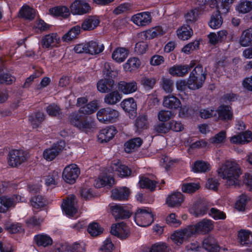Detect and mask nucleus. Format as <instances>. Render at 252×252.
I'll list each match as a JSON object with an SVG mask.
<instances>
[{
	"label": "nucleus",
	"instance_id": "nucleus-45",
	"mask_svg": "<svg viewBox=\"0 0 252 252\" xmlns=\"http://www.w3.org/2000/svg\"><path fill=\"white\" fill-rule=\"evenodd\" d=\"M122 95L117 91H115L106 94L104 100L108 105H114L120 101Z\"/></svg>",
	"mask_w": 252,
	"mask_h": 252
},
{
	"label": "nucleus",
	"instance_id": "nucleus-11",
	"mask_svg": "<svg viewBox=\"0 0 252 252\" xmlns=\"http://www.w3.org/2000/svg\"><path fill=\"white\" fill-rule=\"evenodd\" d=\"M62 208L63 212L68 217H72L75 215L78 211L75 196L73 195L68 196L62 203Z\"/></svg>",
	"mask_w": 252,
	"mask_h": 252
},
{
	"label": "nucleus",
	"instance_id": "nucleus-56",
	"mask_svg": "<svg viewBox=\"0 0 252 252\" xmlns=\"http://www.w3.org/2000/svg\"><path fill=\"white\" fill-rule=\"evenodd\" d=\"M44 220L43 217L33 216L27 219L26 223L30 227H39Z\"/></svg>",
	"mask_w": 252,
	"mask_h": 252
},
{
	"label": "nucleus",
	"instance_id": "nucleus-6",
	"mask_svg": "<svg viewBox=\"0 0 252 252\" xmlns=\"http://www.w3.org/2000/svg\"><path fill=\"white\" fill-rule=\"evenodd\" d=\"M103 72V75L109 78L112 79L114 76L113 71L111 69L108 63H105ZM114 83V82L112 79L106 78L101 79L97 83V90L102 93H107L112 88Z\"/></svg>",
	"mask_w": 252,
	"mask_h": 252
},
{
	"label": "nucleus",
	"instance_id": "nucleus-37",
	"mask_svg": "<svg viewBox=\"0 0 252 252\" xmlns=\"http://www.w3.org/2000/svg\"><path fill=\"white\" fill-rule=\"evenodd\" d=\"M50 14L54 17L66 18L70 15L69 9L64 6H58L49 9Z\"/></svg>",
	"mask_w": 252,
	"mask_h": 252
},
{
	"label": "nucleus",
	"instance_id": "nucleus-40",
	"mask_svg": "<svg viewBox=\"0 0 252 252\" xmlns=\"http://www.w3.org/2000/svg\"><path fill=\"white\" fill-rule=\"evenodd\" d=\"M192 34V30L188 25H184L177 31L178 37L183 40L189 39Z\"/></svg>",
	"mask_w": 252,
	"mask_h": 252
},
{
	"label": "nucleus",
	"instance_id": "nucleus-36",
	"mask_svg": "<svg viewBox=\"0 0 252 252\" xmlns=\"http://www.w3.org/2000/svg\"><path fill=\"white\" fill-rule=\"evenodd\" d=\"M239 42L243 47H247L252 44V27L242 32Z\"/></svg>",
	"mask_w": 252,
	"mask_h": 252
},
{
	"label": "nucleus",
	"instance_id": "nucleus-13",
	"mask_svg": "<svg viewBox=\"0 0 252 252\" xmlns=\"http://www.w3.org/2000/svg\"><path fill=\"white\" fill-rule=\"evenodd\" d=\"M70 8L74 15H83L91 10L90 4L86 0H75L70 5Z\"/></svg>",
	"mask_w": 252,
	"mask_h": 252
},
{
	"label": "nucleus",
	"instance_id": "nucleus-60",
	"mask_svg": "<svg viewBox=\"0 0 252 252\" xmlns=\"http://www.w3.org/2000/svg\"><path fill=\"white\" fill-rule=\"evenodd\" d=\"M252 9V2L250 1H241L237 6V10L240 13H246Z\"/></svg>",
	"mask_w": 252,
	"mask_h": 252
},
{
	"label": "nucleus",
	"instance_id": "nucleus-28",
	"mask_svg": "<svg viewBox=\"0 0 252 252\" xmlns=\"http://www.w3.org/2000/svg\"><path fill=\"white\" fill-rule=\"evenodd\" d=\"M129 194V189L125 187H121L112 190L111 197L116 200L125 201L128 199Z\"/></svg>",
	"mask_w": 252,
	"mask_h": 252
},
{
	"label": "nucleus",
	"instance_id": "nucleus-35",
	"mask_svg": "<svg viewBox=\"0 0 252 252\" xmlns=\"http://www.w3.org/2000/svg\"><path fill=\"white\" fill-rule=\"evenodd\" d=\"M34 240L36 245L38 246L47 247L53 244L52 238L45 233H41L35 235Z\"/></svg>",
	"mask_w": 252,
	"mask_h": 252
},
{
	"label": "nucleus",
	"instance_id": "nucleus-48",
	"mask_svg": "<svg viewBox=\"0 0 252 252\" xmlns=\"http://www.w3.org/2000/svg\"><path fill=\"white\" fill-rule=\"evenodd\" d=\"M5 229L9 233L15 234L23 232L22 225L19 223H13L7 221L5 223Z\"/></svg>",
	"mask_w": 252,
	"mask_h": 252
},
{
	"label": "nucleus",
	"instance_id": "nucleus-38",
	"mask_svg": "<svg viewBox=\"0 0 252 252\" xmlns=\"http://www.w3.org/2000/svg\"><path fill=\"white\" fill-rule=\"evenodd\" d=\"M215 111L218 114V118L221 120L230 119L232 117L231 108L229 105H220Z\"/></svg>",
	"mask_w": 252,
	"mask_h": 252
},
{
	"label": "nucleus",
	"instance_id": "nucleus-58",
	"mask_svg": "<svg viewBox=\"0 0 252 252\" xmlns=\"http://www.w3.org/2000/svg\"><path fill=\"white\" fill-rule=\"evenodd\" d=\"M193 77H197L203 79H206V71L203 69L201 65H196L190 72L189 75Z\"/></svg>",
	"mask_w": 252,
	"mask_h": 252
},
{
	"label": "nucleus",
	"instance_id": "nucleus-43",
	"mask_svg": "<svg viewBox=\"0 0 252 252\" xmlns=\"http://www.w3.org/2000/svg\"><path fill=\"white\" fill-rule=\"evenodd\" d=\"M142 143L140 138H133L126 142L125 144V150L126 153H131L135 149L139 148Z\"/></svg>",
	"mask_w": 252,
	"mask_h": 252
},
{
	"label": "nucleus",
	"instance_id": "nucleus-49",
	"mask_svg": "<svg viewBox=\"0 0 252 252\" xmlns=\"http://www.w3.org/2000/svg\"><path fill=\"white\" fill-rule=\"evenodd\" d=\"M210 165L203 161H197L192 165V170L195 173L205 172L210 169Z\"/></svg>",
	"mask_w": 252,
	"mask_h": 252
},
{
	"label": "nucleus",
	"instance_id": "nucleus-1",
	"mask_svg": "<svg viewBox=\"0 0 252 252\" xmlns=\"http://www.w3.org/2000/svg\"><path fill=\"white\" fill-rule=\"evenodd\" d=\"M217 172L220 178L226 180L227 186L239 185V178L242 172L240 165L235 161L226 160L218 168Z\"/></svg>",
	"mask_w": 252,
	"mask_h": 252
},
{
	"label": "nucleus",
	"instance_id": "nucleus-41",
	"mask_svg": "<svg viewBox=\"0 0 252 252\" xmlns=\"http://www.w3.org/2000/svg\"><path fill=\"white\" fill-rule=\"evenodd\" d=\"M203 79L197 77L189 76L188 79V88L190 90H195L201 88L205 82Z\"/></svg>",
	"mask_w": 252,
	"mask_h": 252
},
{
	"label": "nucleus",
	"instance_id": "nucleus-47",
	"mask_svg": "<svg viewBox=\"0 0 252 252\" xmlns=\"http://www.w3.org/2000/svg\"><path fill=\"white\" fill-rule=\"evenodd\" d=\"M44 119V115L43 113L38 112L30 116L29 121L33 128H37L39 127Z\"/></svg>",
	"mask_w": 252,
	"mask_h": 252
},
{
	"label": "nucleus",
	"instance_id": "nucleus-19",
	"mask_svg": "<svg viewBox=\"0 0 252 252\" xmlns=\"http://www.w3.org/2000/svg\"><path fill=\"white\" fill-rule=\"evenodd\" d=\"M208 208L206 205L198 199L190 204L189 212L196 217H202L207 214Z\"/></svg>",
	"mask_w": 252,
	"mask_h": 252
},
{
	"label": "nucleus",
	"instance_id": "nucleus-26",
	"mask_svg": "<svg viewBox=\"0 0 252 252\" xmlns=\"http://www.w3.org/2000/svg\"><path fill=\"white\" fill-rule=\"evenodd\" d=\"M120 91L125 94H128L135 92L137 90V84L134 81L130 82L120 81L118 85Z\"/></svg>",
	"mask_w": 252,
	"mask_h": 252
},
{
	"label": "nucleus",
	"instance_id": "nucleus-17",
	"mask_svg": "<svg viewBox=\"0 0 252 252\" xmlns=\"http://www.w3.org/2000/svg\"><path fill=\"white\" fill-rule=\"evenodd\" d=\"M166 30L161 26H156L141 32L139 35L143 39H152L164 35Z\"/></svg>",
	"mask_w": 252,
	"mask_h": 252
},
{
	"label": "nucleus",
	"instance_id": "nucleus-5",
	"mask_svg": "<svg viewBox=\"0 0 252 252\" xmlns=\"http://www.w3.org/2000/svg\"><path fill=\"white\" fill-rule=\"evenodd\" d=\"M194 237V235L190 225H188L186 227L175 231L171 234L170 239L174 244L179 246L185 242L189 241L191 238Z\"/></svg>",
	"mask_w": 252,
	"mask_h": 252
},
{
	"label": "nucleus",
	"instance_id": "nucleus-23",
	"mask_svg": "<svg viewBox=\"0 0 252 252\" xmlns=\"http://www.w3.org/2000/svg\"><path fill=\"white\" fill-rule=\"evenodd\" d=\"M252 141V133L250 131L240 133L230 138V142L234 144H245Z\"/></svg>",
	"mask_w": 252,
	"mask_h": 252
},
{
	"label": "nucleus",
	"instance_id": "nucleus-46",
	"mask_svg": "<svg viewBox=\"0 0 252 252\" xmlns=\"http://www.w3.org/2000/svg\"><path fill=\"white\" fill-rule=\"evenodd\" d=\"M98 107L97 101L94 100L81 106L79 109V112L85 115H90L94 112Z\"/></svg>",
	"mask_w": 252,
	"mask_h": 252
},
{
	"label": "nucleus",
	"instance_id": "nucleus-15",
	"mask_svg": "<svg viewBox=\"0 0 252 252\" xmlns=\"http://www.w3.org/2000/svg\"><path fill=\"white\" fill-rule=\"evenodd\" d=\"M195 65L194 61H192L189 65H174L168 69V73L173 76L184 77Z\"/></svg>",
	"mask_w": 252,
	"mask_h": 252
},
{
	"label": "nucleus",
	"instance_id": "nucleus-63",
	"mask_svg": "<svg viewBox=\"0 0 252 252\" xmlns=\"http://www.w3.org/2000/svg\"><path fill=\"white\" fill-rule=\"evenodd\" d=\"M135 126L137 128V130H140L146 128L148 127L147 118L145 116H142L138 117L136 119Z\"/></svg>",
	"mask_w": 252,
	"mask_h": 252
},
{
	"label": "nucleus",
	"instance_id": "nucleus-62",
	"mask_svg": "<svg viewBox=\"0 0 252 252\" xmlns=\"http://www.w3.org/2000/svg\"><path fill=\"white\" fill-rule=\"evenodd\" d=\"M114 246L109 238H107L103 242L99 249V252H111Z\"/></svg>",
	"mask_w": 252,
	"mask_h": 252
},
{
	"label": "nucleus",
	"instance_id": "nucleus-10",
	"mask_svg": "<svg viewBox=\"0 0 252 252\" xmlns=\"http://www.w3.org/2000/svg\"><path fill=\"white\" fill-rule=\"evenodd\" d=\"M80 173L77 165L71 164L66 166L63 172V178L67 183L73 184L75 183Z\"/></svg>",
	"mask_w": 252,
	"mask_h": 252
},
{
	"label": "nucleus",
	"instance_id": "nucleus-12",
	"mask_svg": "<svg viewBox=\"0 0 252 252\" xmlns=\"http://www.w3.org/2000/svg\"><path fill=\"white\" fill-rule=\"evenodd\" d=\"M129 206L124 204H116L111 207L112 214L116 220L126 219L131 215Z\"/></svg>",
	"mask_w": 252,
	"mask_h": 252
},
{
	"label": "nucleus",
	"instance_id": "nucleus-3",
	"mask_svg": "<svg viewBox=\"0 0 252 252\" xmlns=\"http://www.w3.org/2000/svg\"><path fill=\"white\" fill-rule=\"evenodd\" d=\"M69 120L72 125L85 132L92 131L95 126L94 121L83 119L77 112L73 113L70 115Z\"/></svg>",
	"mask_w": 252,
	"mask_h": 252
},
{
	"label": "nucleus",
	"instance_id": "nucleus-55",
	"mask_svg": "<svg viewBox=\"0 0 252 252\" xmlns=\"http://www.w3.org/2000/svg\"><path fill=\"white\" fill-rule=\"evenodd\" d=\"M32 206L35 209H40L46 204V200L41 196L37 195L33 197L31 200Z\"/></svg>",
	"mask_w": 252,
	"mask_h": 252
},
{
	"label": "nucleus",
	"instance_id": "nucleus-32",
	"mask_svg": "<svg viewBox=\"0 0 252 252\" xmlns=\"http://www.w3.org/2000/svg\"><path fill=\"white\" fill-rule=\"evenodd\" d=\"M104 49V46L100 42L93 40L87 42V54L98 55L103 52Z\"/></svg>",
	"mask_w": 252,
	"mask_h": 252
},
{
	"label": "nucleus",
	"instance_id": "nucleus-7",
	"mask_svg": "<svg viewBox=\"0 0 252 252\" xmlns=\"http://www.w3.org/2000/svg\"><path fill=\"white\" fill-rule=\"evenodd\" d=\"M29 158L28 152L22 149H12L8 153V164L17 167L26 162Z\"/></svg>",
	"mask_w": 252,
	"mask_h": 252
},
{
	"label": "nucleus",
	"instance_id": "nucleus-44",
	"mask_svg": "<svg viewBox=\"0 0 252 252\" xmlns=\"http://www.w3.org/2000/svg\"><path fill=\"white\" fill-rule=\"evenodd\" d=\"M218 9H219L218 8ZM220 14H222L221 12H220L218 10L216 13L212 15L209 23V25L211 28L217 29L220 27L223 22Z\"/></svg>",
	"mask_w": 252,
	"mask_h": 252
},
{
	"label": "nucleus",
	"instance_id": "nucleus-22",
	"mask_svg": "<svg viewBox=\"0 0 252 252\" xmlns=\"http://www.w3.org/2000/svg\"><path fill=\"white\" fill-rule=\"evenodd\" d=\"M110 173H114L121 177H126L131 174L130 170L126 165H123L119 161L113 162L111 166Z\"/></svg>",
	"mask_w": 252,
	"mask_h": 252
},
{
	"label": "nucleus",
	"instance_id": "nucleus-4",
	"mask_svg": "<svg viewBox=\"0 0 252 252\" xmlns=\"http://www.w3.org/2000/svg\"><path fill=\"white\" fill-rule=\"evenodd\" d=\"M120 116V113L116 109L107 107L98 110L96 118L101 123L109 124L116 122Z\"/></svg>",
	"mask_w": 252,
	"mask_h": 252
},
{
	"label": "nucleus",
	"instance_id": "nucleus-61",
	"mask_svg": "<svg viewBox=\"0 0 252 252\" xmlns=\"http://www.w3.org/2000/svg\"><path fill=\"white\" fill-rule=\"evenodd\" d=\"M226 138V132L222 130L210 138V142L214 144L223 143Z\"/></svg>",
	"mask_w": 252,
	"mask_h": 252
},
{
	"label": "nucleus",
	"instance_id": "nucleus-21",
	"mask_svg": "<svg viewBox=\"0 0 252 252\" xmlns=\"http://www.w3.org/2000/svg\"><path fill=\"white\" fill-rule=\"evenodd\" d=\"M60 42V37L56 33L46 34L42 37L41 44L43 48H50L57 47Z\"/></svg>",
	"mask_w": 252,
	"mask_h": 252
},
{
	"label": "nucleus",
	"instance_id": "nucleus-51",
	"mask_svg": "<svg viewBox=\"0 0 252 252\" xmlns=\"http://www.w3.org/2000/svg\"><path fill=\"white\" fill-rule=\"evenodd\" d=\"M80 32V27L79 26H76L71 28L67 33H66L62 37V39L64 42L71 41L79 34Z\"/></svg>",
	"mask_w": 252,
	"mask_h": 252
},
{
	"label": "nucleus",
	"instance_id": "nucleus-50",
	"mask_svg": "<svg viewBox=\"0 0 252 252\" xmlns=\"http://www.w3.org/2000/svg\"><path fill=\"white\" fill-rule=\"evenodd\" d=\"M156 184L155 181L145 177H141L138 183L140 188L147 189L151 190L155 189Z\"/></svg>",
	"mask_w": 252,
	"mask_h": 252
},
{
	"label": "nucleus",
	"instance_id": "nucleus-42",
	"mask_svg": "<svg viewBox=\"0 0 252 252\" xmlns=\"http://www.w3.org/2000/svg\"><path fill=\"white\" fill-rule=\"evenodd\" d=\"M114 179L109 176H103L95 180L94 185L96 188H101L105 186H112L114 184Z\"/></svg>",
	"mask_w": 252,
	"mask_h": 252
},
{
	"label": "nucleus",
	"instance_id": "nucleus-14",
	"mask_svg": "<svg viewBox=\"0 0 252 252\" xmlns=\"http://www.w3.org/2000/svg\"><path fill=\"white\" fill-rule=\"evenodd\" d=\"M162 105L164 107L172 110H176L180 108V115H184L183 112L184 108L181 107V101L172 94H169L163 97Z\"/></svg>",
	"mask_w": 252,
	"mask_h": 252
},
{
	"label": "nucleus",
	"instance_id": "nucleus-52",
	"mask_svg": "<svg viewBox=\"0 0 252 252\" xmlns=\"http://www.w3.org/2000/svg\"><path fill=\"white\" fill-rule=\"evenodd\" d=\"M67 252H86L85 244L83 242H76L67 246Z\"/></svg>",
	"mask_w": 252,
	"mask_h": 252
},
{
	"label": "nucleus",
	"instance_id": "nucleus-25",
	"mask_svg": "<svg viewBox=\"0 0 252 252\" xmlns=\"http://www.w3.org/2000/svg\"><path fill=\"white\" fill-rule=\"evenodd\" d=\"M120 105L126 112L131 113V116H129L130 118L135 116L137 104L133 98L130 97L123 100Z\"/></svg>",
	"mask_w": 252,
	"mask_h": 252
},
{
	"label": "nucleus",
	"instance_id": "nucleus-2",
	"mask_svg": "<svg viewBox=\"0 0 252 252\" xmlns=\"http://www.w3.org/2000/svg\"><path fill=\"white\" fill-rule=\"evenodd\" d=\"M154 217L151 209L144 207L137 209L134 214V220L138 226L147 227L153 222Z\"/></svg>",
	"mask_w": 252,
	"mask_h": 252
},
{
	"label": "nucleus",
	"instance_id": "nucleus-39",
	"mask_svg": "<svg viewBox=\"0 0 252 252\" xmlns=\"http://www.w3.org/2000/svg\"><path fill=\"white\" fill-rule=\"evenodd\" d=\"M35 14V10L26 4L24 5L19 12L20 17L30 20L34 18Z\"/></svg>",
	"mask_w": 252,
	"mask_h": 252
},
{
	"label": "nucleus",
	"instance_id": "nucleus-20",
	"mask_svg": "<svg viewBox=\"0 0 252 252\" xmlns=\"http://www.w3.org/2000/svg\"><path fill=\"white\" fill-rule=\"evenodd\" d=\"M131 20L138 27H145L151 23L152 17L149 12H143L133 15Z\"/></svg>",
	"mask_w": 252,
	"mask_h": 252
},
{
	"label": "nucleus",
	"instance_id": "nucleus-9",
	"mask_svg": "<svg viewBox=\"0 0 252 252\" xmlns=\"http://www.w3.org/2000/svg\"><path fill=\"white\" fill-rule=\"evenodd\" d=\"M194 237L198 234H206L212 231L214 227V222L209 219H203L194 225H189Z\"/></svg>",
	"mask_w": 252,
	"mask_h": 252
},
{
	"label": "nucleus",
	"instance_id": "nucleus-27",
	"mask_svg": "<svg viewBox=\"0 0 252 252\" xmlns=\"http://www.w3.org/2000/svg\"><path fill=\"white\" fill-rule=\"evenodd\" d=\"M100 23L99 17L95 15L87 17L81 25L82 29L84 31H91L95 29Z\"/></svg>",
	"mask_w": 252,
	"mask_h": 252
},
{
	"label": "nucleus",
	"instance_id": "nucleus-34",
	"mask_svg": "<svg viewBox=\"0 0 252 252\" xmlns=\"http://www.w3.org/2000/svg\"><path fill=\"white\" fill-rule=\"evenodd\" d=\"M140 66V60L137 57H131L123 64V68L125 71L132 72L138 69Z\"/></svg>",
	"mask_w": 252,
	"mask_h": 252
},
{
	"label": "nucleus",
	"instance_id": "nucleus-29",
	"mask_svg": "<svg viewBox=\"0 0 252 252\" xmlns=\"http://www.w3.org/2000/svg\"><path fill=\"white\" fill-rule=\"evenodd\" d=\"M129 50L125 47H117L112 53V59L118 63L125 61L129 55Z\"/></svg>",
	"mask_w": 252,
	"mask_h": 252
},
{
	"label": "nucleus",
	"instance_id": "nucleus-64",
	"mask_svg": "<svg viewBox=\"0 0 252 252\" xmlns=\"http://www.w3.org/2000/svg\"><path fill=\"white\" fill-rule=\"evenodd\" d=\"M154 130L158 134H163L168 132L170 128L168 124L160 123L154 126Z\"/></svg>",
	"mask_w": 252,
	"mask_h": 252
},
{
	"label": "nucleus",
	"instance_id": "nucleus-54",
	"mask_svg": "<svg viewBox=\"0 0 252 252\" xmlns=\"http://www.w3.org/2000/svg\"><path fill=\"white\" fill-rule=\"evenodd\" d=\"M170 248L164 242L156 243L151 246L149 252H169Z\"/></svg>",
	"mask_w": 252,
	"mask_h": 252
},
{
	"label": "nucleus",
	"instance_id": "nucleus-18",
	"mask_svg": "<svg viewBox=\"0 0 252 252\" xmlns=\"http://www.w3.org/2000/svg\"><path fill=\"white\" fill-rule=\"evenodd\" d=\"M111 233L121 239H125L129 235V228L124 223L113 224L111 226Z\"/></svg>",
	"mask_w": 252,
	"mask_h": 252
},
{
	"label": "nucleus",
	"instance_id": "nucleus-16",
	"mask_svg": "<svg viewBox=\"0 0 252 252\" xmlns=\"http://www.w3.org/2000/svg\"><path fill=\"white\" fill-rule=\"evenodd\" d=\"M65 147V143L63 141L58 142L51 148L47 149L43 152L44 158L47 160H52L63 150Z\"/></svg>",
	"mask_w": 252,
	"mask_h": 252
},
{
	"label": "nucleus",
	"instance_id": "nucleus-24",
	"mask_svg": "<svg viewBox=\"0 0 252 252\" xmlns=\"http://www.w3.org/2000/svg\"><path fill=\"white\" fill-rule=\"evenodd\" d=\"M117 132L114 126H107L100 131L98 135V140L101 143L107 142L112 139Z\"/></svg>",
	"mask_w": 252,
	"mask_h": 252
},
{
	"label": "nucleus",
	"instance_id": "nucleus-59",
	"mask_svg": "<svg viewBox=\"0 0 252 252\" xmlns=\"http://www.w3.org/2000/svg\"><path fill=\"white\" fill-rule=\"evenodd\" d=\"M59 178L58 172L57 171H54L45 177V184L48 186L55 185L57 183Z\"/></svg>",
	"mask_w": 252,
	"mask_h": 252
},
{
	"label": "nucleus",
	"instance_id": "nucleus-31",
	"mask_svg": "<svg viewBox=\"0 0 252 252\" xmlns=\"http://www.w3.org/2000/svg\"><path fill=\"white\" fill-rule=\"evenodd\" d=\"M203 247L209 252H226L223 249L220 248L216 243L215 239L208 237L205 239L202 243Z\"/></svg>",
	"mask_w": 252,
	"mask_h": 252
},
{
	"label": "nucleus",
	"instance_id": "nucleus-33",
	"mask_svg": "<svg viewBox=\"0 0 252 252\" xmlns=\"http://www.w3.org/2000/svg\"><path fill=\"white\" fill-rule=\"evenodd\" d=\"M184 200V197L182 193L177 192L169 195L166 198V202L168 206L176 207L180 206Z\"/></svg>",
	"mask_w": 252,
	"mask_h": 252
},
{
	"label": "nucleus",
	"instance_id": "nucleus-57",
	"mask_svg": "<svg viewBox=\"0 0 252 252\" xmlns=\"http://www.w3.org/2000/svg\"><path fill=\"white\" fill-rule=\"evenodd\" d=\"M199 188L200 185L198 183H187L182 184V190L184 192L191 193L196 191Z\"/></svg>",
	"mask_w": 252,
	"mask_h": 252
},
{
	"label": "nucleus",
	"instance_id": "nucleus-8",
	"mask_svg": "<svg viewBox=\"0 0 252 252\" xmlns=\"http://www.w3.org/2000/svg\"><path fill=\"white\" fill-rule=\"evenodd\" d=\"M25 201L24 197L19 195L2 196L0 197V213H5L9 209L14 207L17 203Z\"/></svg>",
	"mask_w": 252,
	"mask_h": 252
},
{
	"label": "nucleus",
	"instance_id": "nucleus-30",
	"mask_svg": "<svg viewBox=\"0 0 252 252\" xmlns=\"http://www.w3.org/2000/svg\"><path fill=\"white\" fill-rule=\"evenodd\" d=\"M238 240L241 245L251 246L252 244V232L245 229L240 230L238 234Z\"/></svg>",
	"mask_w": 252,
	"mask_h": 252
},
{
	"label": "nucleus",
	"instance_id": "nucleus-53",
	"mask_svg": "<svg viewBox=\"0 0 252 252\" xmlns=\"http://www.w3.org/2000/svg\"><path fill=\"white\" fill-rule=\"evenodd\" d=\"M88 232L92 236L95 237L102 233L103 228L98 223L93 222L88 225Z\"/></svg>",
	"mask_w": 252,
	"mask_h": 252
}]
</instances>
